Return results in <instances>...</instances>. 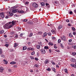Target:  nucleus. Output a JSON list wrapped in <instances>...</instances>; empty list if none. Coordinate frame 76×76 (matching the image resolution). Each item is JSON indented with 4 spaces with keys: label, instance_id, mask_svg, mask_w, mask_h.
<instances>
[{
    "label": "nucleus",
    "instance_id": "f257e3e1",
    "mask_svg": "<svg viewBox=\"0 0 76 76\" xmlns=\"http://www.w3.org/2000/svg\"><path fill=\"white\" fill-rule=\"evenodd\" d=\"M9 23H7L4 25V29H9Z\"/></svg>",
    "mask_w": 76,
    "mask_h": 76
},
{
    "label": "nucleus",
    "instance_id": "f03ea898",
    "mask_svg": "<svg viewBox=\"0 0 76 76\" xmlns=\"http://www.w3.org/2000/svg\"><path fill=\"white\" fill-rule=\"evenodd\" d=\"M32 5L33 7H35V8H37L38 7V4L37 3H34L32 4Z\"/></svg>",
    "mask_w": 76,
    "mask_h": 76
},
{
    "label": "nucleus",
    "instance_id": "7ed1b4c3",
    "mask_svg": "<svg viewBox=\"0 0 76 76\" xmlns=\"http://www.w3.org/2000/svg\"><path fill=\"white\" fill-rule=\"evenodd\" d=\"M61 39L62 41H66V36H64L63 37H61Z\"/></svg>",
    "mask_w": 76,
    "mask_h": 76
},
{
    "label": "nucleus",
    "instance_id": "20e7f679",
    "mask_svg": "<svg viewBox=\"0 0 76 76\" xmlns=\"http://www.w3.org/2000/svg\"><path fill=\"white\" fill-rule=\"evenodd\" d=\"M8 14L9 16H11L13 15V13L11 12H8Z\"/></svg>",
    "mask_w": 76,
    "mask_h": 76
},
{
    "label": "nucleus",
    "instance_id": "39448f33",
    "mask_svg": "<svg viewBox=\"0 0 76 76\" xmlns=\"http://www.w3.org/2000/svg\"><path fill=\"white\" fill-rule=\"evenodd\" d=\"M0 15L1 17L2 18H4V13L2 12L0 13Z\"/></svg>",
    "mask_w": 76,
    "mask_h": 76
},
{
    "label": "nucleus",
    "instance_id": "423d86ee",
    "mask_svg": "<svg viewBox=\"0 0 76 76\" xmlns=\"http://www.w3.org/2000/svg\"><path fill=\"white\" fill-rule=\"evenodd\" d=\"M33 21L34 23H37L38 21V19L37 18H34L33 19Z\"/></svg>",
    "mask_w": 76,
    "mask_h": 76
},
{
    "label": "nucleus",
    "instance_id": "0eeeda50",
    "mask_svg": "<svg viewBox=\"0 0 76 76\" xmlns=\"http://www.w3.org/2000/svg\"><path fill=\"white\" fill-rule=\"evenodd\" d=\"M41 51L42 52V54H45V50L44 49H41Z\"/></svg>",
    "mask_w": 76,
    "mask_h": 76
},
{
    "label": "nucleus",
    "instance_id": "6e6552de",
    "mask_svg": "<svg viewBox=\"0 0 76 76\" xmlns=\"http://www.w3.org/2000/svg\"><path fill=\"white\" fill-rule=\"evenodd\" d=\"M49 62H50V61H49V60L47 59L45 61V64H47V63H49Z\"/></svg>",
    "mask_w": 76,
    "mask_h": 76
},
{
    "label": "nucleus",
    "instance_id": "1a4fd4ad",
    "mask_svg": "<svg viewBox=\"0 0 76 76\" xmlns=\"http://www.w3.org/2000/svg\"><path fill=\"white\" fill-rule=\"evenodd\" d=\"M3 72V67H0V72L2 73Z\"/></svg>",
    "mask_w": 76,
    "mask_h": 76
},
{
    "label": "nucleus",
    "instance_id": "9d476101",
    "mask_svg": "<svg viewBox=\"0 0 76 76\" xmlns=\"http://www.w3.org/2000/svg\"><path fill=\"white\" fill-rule=\"evenodd\" d=\"M40 4H41V6L42 7H43V6H44L45 4V3H44V2H42V3H40Z\"/></svg>",
    "mask_w": 76,
    "mask_h": 76
},
{
    "label": "nucleus",
    "instance_id": "9b49d317",
    "mask_svg": "<svg viewBox=\"0 0 76 76\" xmlns=\"http://www.w3.org/2000/svg\"><path fill=\"white\" fill-rule=\"evenodd\" d=\"M11 64H16V62L15 61H12L10 63Z\"/></svg>",
    "mask_w": 76,
    "mask_h": 76
},
{
    "label": "nucleus",
    "instance_id": "f8f14e48",
    "mask_svg": "<svg viewBox=\"0 0 76 76\" xmlns=\"http://www.w3.org/2000/svg\"><path fill=\"white\" fill-rule=\"evenodd\" d=\"M27 49V47L26 46H24L23 47V50H25Z\"/></svg>",
    "mask_w": 76,
    "mask_h": 76
},
{
    "label": "nucleus",
    "instance_id": "ddd939ff",
    "mask_svg": "<svg viewBox=\"0 0 76 76\" xmlns=\"http://www.w3.org/2000/svg\"><path fill=\"white\" fill-rule=\"evenodd\" d=\"M44 35L43 36V37H45L46 36H47V33L45 32L44 34Z\"/></svg>",
    "mask_w": 76,
    "mask_h": 76
},
{
    "label": "nucleus",
    "instance_id": "4468645a",
    "mask_svg": "<svg viewBox=\"0 0 76 76\" xmlns=\"http://www.w3.org/2000/svg\"><path fill=\"white\" fill-rule=\"evenodd\" d=\"M12 13H16L17 12V10H16L14 9L12 11Z\"/></svg>",
    "mask_w": 76,
    "mask_h": 76
},
{
    "label": "nucleus",
    "instance_id": "2eb2a0df",
    "mask_svg": "<svg viewBox=\"0 0 76 76\" xmlns=\"http://www.w3.org/2000/svg\"><path fill=\"white\" fill-rule=\"evenodd\" d=\"M37 48L38 50H39L40 49V45H37Z\"/></svg>",
    "mask_w": 76,
    "mask_h": 76
},
{
    "label": "nucleus",
    "instance_id": "dca6fc26",
    "mask_svg": "<svg viewBox=\"0 0 76 76\" xmlns=\"http://www.w3.org/2000/svg\"><path fill=\"white\" fill-rule=\"evenodd\" d=\"M51 32L53 34H56V30H51Z\"/></svg>",
    "mask_w": 76,
    "mask_h": 76
},
{
    "label": "nucleus",
    "instance_id": "f3484780",
    "mask_svg": "<svg viewBox=\"0 0 76 76\" xmlns=\"http://www.w3.org/2000/svg\"><path fill=\"white\" fill-rule=\"evenodd\" d=\"M37 35H42V32L41 31H39L38 32V34H37Z\"/></svg>",
    "mask_w": 76,
    "mask_h": 76
},
{
    "label": "nucleus",
    "instance_id": "a211bd4d",
    "mask_svg": "<svg viewBox=\"0 0 76 76\" xmlns=\"http://www.w3.org/2000/svg\"><path fill=\"white\" fill-rule=\"evenodd\" d=\"M52 69L53 70V72H55V73H56V69L54 67H52Z\"/></svg>",
    "mask_w": 76,
    "mask_h": 76
},
{
    "label": "nucleus",
    "instance_id": "6ab92c4d",
    "mask_svg": "<svg viewBox=\"0 0 76 76\" xmlns=\"http://www.w3.org/2000/svg\"><path fill=\"white\" fill-rule=\"evenodd\" d=\"M18 12L20 13H24V11H19Z\"/></svg>",
    "mask_w": 76,
    "mask_h": 76
},
{
    "label": "nucleus",
    "instance_id": "aec40b11",
    "mask_svg": "<svg viewBox=\"0 0 76 76\" xmlns=\"http://www.w3.org/2000/svg\"><path fill=\"white\" fill-rule=\"evenodd\" d=\"M70 61H72V62H75V60L73 58H72V59H70Z\"/></svg>",
    "mask_w": 76,
    "mask_h": 76
},
{
    "label": "nucleus",
    "instance_id": "412c9836",
    "mask_svg": "<svg viewBox=\"0 0 76 76\" xmlns=\"http://www.w3.org/2000/svg\"><path fill=\"white\" fill-rule=\"evenodd\" d=\"M72 33H69V37H72Z\"/></svg>",
    "mask_w": 76,
    "mask_h": 76
},
{
    "label": "nucleus",
    "instance_id": "4be33fe9",
    "mask_svg": "<svg viewBox=\"0 0 76 76\" xmlns=\"http://www.w3.org/2000/svg\"><path fill=\"white\" fill-rule=\"evenodd\" d=\"M33 35V34L32 33H31L30 35L28 36L29 37H31L32 36V35Z\"/></svg>",
    "mask_w": 76,
    "mask_h": 76
},
{
    "label": "nucleus",
    "instance_id": "5701e85b",
    "mask_svg": "<svg viewBox=\"0 0 76 76\" xmlns=\"http://www.w3.org/2000/svg\"><path fill=\"white\" fill-rule=\"evenodd\" d=\"M12 25H14L15 23H16V22L15 21L13 20L12 21Z\"/></svg>",
    "mask_w": 76,
    "mask_h": 76
},
{
    "label": "nucleus",
    "instance_id": "b1692460",
    "mask_svg": "<svg viewBox=\"0 0 76 76\" xmlns=\"http://www.w3.org/2000/svg\"><path fill=\"white\" fill-rule=\"evenodd\" d=\"M49 45H53V43H51V42H49L48 43Z\"/></svg>",
    "mask_w": 76,
    "mask_h": 76
},
{
    "label": "nucleus",
    "instance_id": "393cba45",
    "mask_svg": "<svg viewBox=\"0 0 76 76\" xmlns=\"http://www.w3.org/2000/svg\"><path fill=\"white\" fill-rule=\"evenodd\" d=\"M4 33V31L2 30L0 31V34H3Z\"/></svg>",
    "mask_w": 76,
    "mask_h": 76
},
{
    "label": "nucleus",
    "instance_id": "a878e982",
    "mask_svg": "<svg viewBox=\"0 0 76 76\" xmlns=\"http://www.w3.org/2000/svg\"><path fill=\"white\" fill-rule=\"evenodd\" d=\"M65 72L66 73H67V69L66 68L64 69Z\"/></svg>",
    "mask_w": 76,
    "mask_h": 76
},
{
    "label": "nucleus",
    "instance_id": "bb28decb",
    "mask_svg": "<svg viewBox=\"0 0 76 76\" xmlns=\"http://www.w3.org/2000/svg\"><path fill=\"white\" fill-rule=\"evenodd\" d=\"M51 69L49 68H48L46 69V70H48V71H51Z\"/></svg>",
    "mask_w": 76,
    "mask_h": 76
},
{
    "label": "nucleus",
    "instance_id": "cd10ccee",
    "mask_svg": "<svg viewBox=\"0 0 76 76\" xmlns=\"http://www.w3.org/2000/svg\"><path fill=\"white\" fill-rule=\"evenodd\" d=\"M60 44L61 47L62 48H64V46H63V44L61 43H60Z\"/></svg>",
    "mask_w": 76,
    "mask_h": 76
},
{
    "label": "nucleus",
    "instance_id": "c85d7f7f",
    "mask_svg": "<svg viewBox=\"0 0 76 76\" xmlns=\"http://www.w3.org/2000/svg\"><path fill=\"white\" fill-rule=\"evenodd\" d=\"M2 53H3L2 49H0V54H2Z\"/></svg>",
    "mask_w": 76,
    "mask_h": 76
},
{
    "label": "nucleus",
    "instance_id": "c756f323",
    "mask_svg": "<svg viewBox=\"0 0 76 76\" xmlns=\"http://www.w3.org/2000/svg\"><path fill=\"white\" fill-rule=\"evenodd\" d=\"M55 51H56V52H58V53H60V50L58 49L55 50Z\"/></svg>",
    "mask_w": 76,
    "mask_h": 76
},
{
    "label": "nucleus",
    "instance_id": "7c9ffc66",
    "mask_svg": "<svg viewBox=\"0 0 76 76\" xmlns=\"http://www.w3.org/2000/svg\"><path fill=\"white\" fill-rule=\"evenodd\" d=\"M28 23L30 25H31L33 24V23L32 22H31L30 21H29L28 22Z\"/></svg>",
    "mask_w": 76,
    "mask_h": 76
},
{
    "label": "nucleus",
    "instance_id": "2f4dec72",
    "mask_svg": "<svg viewBox=\"0 0 76 76\" xmlns=\"http://www.w3.org/2000/svg\"><path fill=\"white\" fill-rule=\"evenodd\" d=\"M13 26V25L11 24V25H10V26H9V28H12Z\"/></svg>",
    "mask_w": 76,
    "mask_h": 76
},
{
    "label": "nucleus",
    "instance_id": "473e14b6",
    "mask_svg": "<svg viewBox=\"0 0 76 76\" xmlns=\"http://www.w3.org/2000/svg\"><path fill=\"white\" fill-rule=\"evenodd\" d=\"M1 57H2L4 58V57H5V56L4 54H1Z\"/></svg>",
    "mask_w": 76,
    "mask_h": 76
},
{
    "label": "nucleus",
    "instance_id": "72a5a7b5",
    "mask_svg": "<svg viewBox=\"0 0 76 76\" xmlns=\"http://www.w3.org/2000/svg\"><path fill=\"white\" fill-rule=\"evenodd\" d=\"M30 50H31V51H34V49L32 48H30Z\"/></svg>",
    "mask_w": 76,
    "mask_h": 76
},
{
    "label": "nucleus",
    "instance_id": "f704fd0d",
    "mask_svg": "<svg viewBox=\"0 0 76 76\" xmlns=\"http://www.w3.org/2000/svg\"><path fill=\"white\" fill-rule=\"evenodd\" d=\"M61 40L60 39H58V43H60Z\"/></svg>",
    "mask_w": 76,
    "mask_h": 76
},
{
    "label": "nucleus",
    "instance_id": "c9c22d12",
    "mask_svg": "<svg viewBox=\"0 0 76 76\" xmlns=\"http://www.w3.org/2000/svg\"><path fill=\"white\" fill-rule=\"evenodd\" d=\"M72 54L73 56H75V55H76V53L75 52L73 53H72Z\"/></svg>",
    "mask_w": 76,
    "mask_h": 76
},
{
    "label": "nucleus",
    "instance_id": "e433bc0d",
    "mask_svg": "<svg viewBox=\"0 0 76 76\" xmlns=\"http://www.w3.org/2000/svg\"><path fill=\"white\" fill-rule=\"evenodd\" d=\"M58 29H61V26H59L58 27Z\"/></svg>",
    "mask_w": 76,
    "mask_h": 76
},
{
    "label": "nucleus",
    "instance_id": "4c0bfd02",
    "mask_svg": "<svg viewBox=\"0 0 76 76\" xmlns=\"http://www.w3.org/2000/svg\"><path fill=\"white\" fill-rule=\"evenodd\" d=\"M48 34L49 36H51V33L50 32H49L48 33Z\"/></svg>",
    "mask_w": 76,
    "mask_h": 76
},
{
    "label": "nucleus",
    "instance_id": "58836bf2",
    "mask_svg": "<svg viewBox=\"0 0 76 76\" xmlns=\"http://www.w3.org/2000/svg\"><path fill=\"white\" fill-rule=\"evenodd\" d=\"M72 29L73 31H75V30H76L75 28H74V27H72Z\"/></svg>",
    "mask_w": 76,
    "mask_h": 76
},
{
    "label": "nucleus",
    "instance_id": "ea45409f",
    "mask_svg": "<svg viewBox=\"0 0 76 76\" xmlns=\"http://www.w3.org/2000/svg\"><path fill=\"white\" fill-rule=\"evenodd\" d=\"M35 54V52H33L31 53V55L32 56H33V55H34Z\"/></svg>",
    "mask_w": 76,
    "mask_h": 76
},
{
    "label": "nucleus",
    "instance_id": "a19ab883",
    "mask_svg": "<svg viewBox=\"0 0 76 76\" xmlns=\"http://www.w3.org/2000/svg\"><path fill=\"white\" fill-rule=\"evenodd\" d=\"M51 62L52 63V64H55V63H54V61H51Z\"/></svg>",
    "mask_w": 76,
    "mask_h": 76
},
{
    "label": "nucleus",
    "instance_id": "79ce46f5",
    "mask_svg": "<svg viewBox=\"0 0 76 76\" xmlns=\"http://www.w3.org/2000/svg\"><path fill=\"white\" fill-rule=\"evenodd\" d=\"M23 22H27L28 21V20L27 19H25L23 20Z\"/></svg>",
    "mask_w": 76,
    "mask_h": 76
},
{
    "label": "nucleus",
    "instance_id": "37998d69",
    "mask_svg": "<svg viewBox=\"0 0 76 76\" xmlns=\"http://www.w3.org/2000/svg\"><path fill=\"white\" fill-rule=\"evenodd\" d=\"M53 3H54V4H57L58 3H57V2L55 1L53 2Z\"/></svg>",
    "mask_w": 76,
    "mask_h": 76
},
{
    "label": "nucleus",
    "instance_id": "c03bdc74",
    "mask_svg": "<svg viewBox=\"0 0 76 76\" xmlns=\"http://www.w3.org/2000/svg\"><path fill=\"white\" fill-rule=\"evenodd\" d=\"M7 61H6L4 62V64H7Z\"/></svg>",
    "mask_w": 76,
    "mask_h": 76
},
{
    "label": "nucleus",
    "instance_id": "a18cd8bd",
    "mask_svg": "<svg viewBox=\"0 0 76 76\" xmlns=\"http://www.w3.org/2000/svg\"><path fill=\"white\" fill-rule=\"evenodd\" d=\"M45 49H48V46H45Z\"/></svg>",
    "mask_w": 76,
    "mask_h": 76
},
{
    "label": "nucleus",
    "instance_id": "49530a36",
    "mask_svg": "<svg viewBox=\"0 0 76 76\" xmlns=\"http://www.w3.org/2000/svg\"><path fill=\"white\" fill-rule=\"evenodd\" d=\"M30 58H31V60H34V57L31 56Z\"/></svg>",
    "mask_w": 76,
    "mask_h": 76
},
{
    "label": "nucleus",
    "instance_id": "de8ad7c7",
    "mask_svg": "<svg viewBox=\"0 0 76 76\" xmlns=\"http://www.w3.org/2000/svg\"><path fill=\"white\" fill-rule=\"evenodd\" d=\"M35 60H36V61H38V60H39V59H38V58H35Z\"/></svg>",
    "mask_w": 76,
    "mask_h": 76
},
{
    "label": "nucleus",
    "instance_id": "09e8293b",
    "mask_svg": "<svg viewBox=\"0 0 76 76\" xmlns=\"http://www.w3.org/2000/svg\"><path fill=\"white\" fill-rule=\"evenodd\" d=\"M5 45V46H6V47H9V45L8 44H7Z\"/></svg>",
    "mask_w": 76,
    "mask_h": 76
},
{
    "label": "nucleus",
    "instance_id": "8fccbe9b",
    "mask_svg": "<svg viewBox=\"0 0 76 76\" xmlns=\"http://www.w3.org/2000/svg\"><path fill=\"white\" fill-rule=\"evenodd\" d=\"M15 34V32L14 31H12L11 32V34L12 35H13V34Z\"/></svg>",
    "mask_w": 76,
    "mask_h": 76
},
{
    "label": "nucleus",
    "instance_id": "3c124183",
    "mask_svg": "<svg viewBox=\"0 0 76 76\" xmlns=\"http://www.w3.org/2000/svg\"><path fill=\"white\" fill-rule=\"evenodd\" d=\"M73 48L75 50V49H76V45H74Z\"/></svg>",
    "mask_w": 76,
    "mask_h": 76
},
{
    "label": "nucleus",
    "instance_id": "603ef678",
    "mask_svg": "<svg viewBox=\"0 0 76 76\" xmlns=\"http://www.w3.org/2000/svg\"><path fill=\"white\" fill-rule=\"evenodd\" d=\"M72 41V39H70L69 40V42H70Z\"/></svg>",
    "mask_w": 76,
    "mask_h": 76
},
{
    "label": "nucleus",
    "instance_id": "864d4df0",
    "mask_svg": "<svg viewBox=\"0 0 76 76\" xmlns=\"http://www.w3.org/2000/svg\"><path fill=\"white\" fill-rule=\"evenodd\" d=\"M35 67H38V65L37 64H35Z\"/></svg>",
    "mask_w": 76,
    "mask_h": 76
},
{
    "label": "nucleus",
    "instance_id": "5fc2aeb1",
    "mask_svg": "<svg viewBox=\"0 0 76 76\" xmlns=\"http://www.w3.org/2000/svg\"><path fill=\"white\" fill-rule=\"evenodd\" d=\"M66 22H70V21H69V20L67 19L66 20Z\"/></svg>",
    "mask_w": 76,
    "mask_h": 76
},
{
    "label": "nucleus",
    "instance_id": "6e6d98bb",
    "mask_svg": "<svg viewBox=\"0 0 76 76\" xmlns=\"http://www.w3.org/2000/svg\"><path fill=\"white\" fill-rule=\"evenodd\" d=\"M18 44H17V45H14V47L16 48V46H18Z\"/></svg>",
    "mask_w": 76,
    "mask_h": 76
},
{
    "label": "nucleus",
    "instance_id": "4d7b16f0",
    "mask_svg": "<svg viewBox=\"0 0 76 76\" xmlns=\"http://www.w3.org/2000/svg\"><path fill=\"white\" fill-rule=\"evenodd\" d=\"M9 18V16L8 15H7L5 17V18L6 19H7Z\"/></svg>",
    "mask_w": 76,
    "mask_h": 76
},
{
    "label": "nucleus",
    "instance_id": "13d9d810",
    "mask_svg": "<svg viewBox=\"0 0 76 76\" xmlns=\"http://www.w3.org/2000/svg\"><path fill=\"white\" fill-rule=\"evenodd\" d=\"M13 9H16V8H17V7H16V6H15L13 7Z\"/></svg>",
    "mask_w": 76,
    "mask_h": 76
},
{
    "label": "nucleus",
    "instance_id": "bf43d9fd",
    "mask_svg": "<svg viewBox=\"0 0 76 76\" xmlns=\"http://www.w3.org/2000/svg\"><path fill=\"white\" fill-rule=\"evenodd\" d=\"M73 35H76V33L75 32H73Z\"/></svg>",
    "mask_w": 76,
    "mask_h": 76
},
{
    "label": "nucleus",
    "instance_id": "052dcab7",
    "mask_svg": "<svg viewBox=\"0 0 76 76\" xmlns=\"http://www.w3.org/2000/svg\"><path fill=\"white\" fill-rule=\"evenodd\" d=\"M15 38H18V34H16L15 36Z\"/></svg>",
    "mask_w": 76,
    "mask_h": 76
},
{
    "label": "nucleus",
    "instance_id": "680f3d73",
    "mask_svg": "<svg viewBox=\"0 0 76 76\" xmlns=\"http://www.w3.org/2000/svg\"><path fill=\"white\" fill-rule=\"evenodd\" d=\"M74 65H75V64H71V66H72V67H74Z\"/></svg>",
    "mask_w": 76,
    "mask_h": 76
},
{
    "label": "nucleus",
    "instance_id": "e2e57ef3",
    "mask_svg": "<svg viewBox=\"0 0 76 76\" xmlns=\"http://www.w3.org/2000/svg\"><path fill=\"white\" fill-rule=\"evenodd\" d=\"M8 72H11L12 71H11V69H8Z\"/></svg>",
    "mask_w": 76,
    "mask_h": 76
},
{
    "label": "nucleus",
    "instance_id": "0e129e2a",
    "mask_svg": "<svg viewBox=\"0 0 76 76\" xmlns=\"http://www.w3.org/2000/svg\"><path fill=\"white\" fill-rule=\"evenodd\" d=\"M23 36V34L22 33L20 34V37H22Z\"/></svg>",
    "mask_w": 76,
    "mask_h": 76
},
{
    "label": "nucleus",
    "instance_id": "69168bd1",
    "mask_svg": "<svg viewBox=\"0 0 76 76\" xmlns=\"http://www.w3.org/2000/svg\"><path fill=\"white\" fill-rule=\"evenodd\" d=\"M14 67H15V68H16L17 67V66L16 65H15L14 66Z\"/></svg>",
    "mask_w": 76,
    "mask_h": 76
},
{
    "label": "nucleus",
    "instance_id": "338daca9",
    "mask_svg": "<svg viewBox=\"0 0 76 76\" xmlns=\"http://www.w3.org/2000/svg\"><path fill=\"white\" fill-rule=\"evenodd\" d=\"M69 13L70 14H72L73 13V12L72 11H70L69 12Z\"/></svg>",
    "mask_w": 76,
    "mask_h": 76
},
{
    "label": "nucleus",
    "instance_id": "774afa93",
    "mask_svg": "<svg viewBox=\"0 0 76 76\" xmlns=\"http://www.w3.org/2000/svg\"><path fill=\"white\" fill-rule=\"evenodd\" d=\"M52 39H56V37H52Z\"/></svg>",
    "mask_w": 76,
    "mask_h": 76
}]
</instances>
